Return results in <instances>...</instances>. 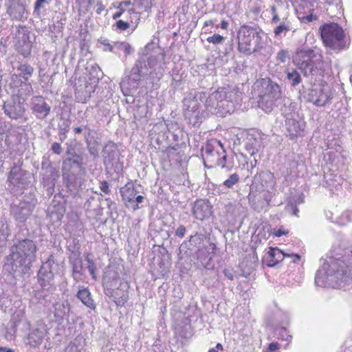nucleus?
Here are the masks:
<instances>
[{
    "instance_id": "obj_62",
    "label": "nucleus",
    "mask_w": 352,
    "mask_h": 352,
    "mask_svg": "<svg viewBox=\"0 0 352 352\" xmlns=\"http://www.w3.org/2000/svg\"><path fill=\"white\" fill-rule=\"evenodd\" d=\"M291 201H293L294 204H296L297 205V204L303 203L304 201H303V197L300 195V196L293 197L292 199L291 200Z\"/></svg>"
},
{
    "instance_id": "obj_48",
    "label": "nucleus",
    "mask_w": 352,
    "mask_h": 352,
    "mask_svg": "<svg viewBox=\"0 0 352 352\" xmlns=\"http://www.w3.org/2000/svg\"><path fill=\"white\" fill-rule=\"evenodd\" d=\"M85 261L88 263L87 269L89 270L90 274L91 275L92 278L95 279L96 278L95 271L96 270V265H95L94 261L89 258V255H87V256L85 257Z\"/></svg>"
},
{
    "instance_id": "obj_16",
    "label": "nucleus",
    "mask_w": 352,
    "mask_h": 352,
    "mask_svg": "<svg viewBox=\"0 0 352 352\" xmlns=\"http://www.w3.org/2000/svg\"><path fill=\"white\" fill-rule=\"evenodd\" d=\"M333 93L327 85H320L311 89L307 95V100L316 107H324L331 102Z\"/></svg>"
},
{
    "instance_id": "obj_22",
    "label": "nucleus",
    "mask_w": 352,
    "mask_h": 352,
    "mask_svg": "<svg viewBox=\"0 0 352 352\" xmlns=\"http://www.w3.org/2000/svg\"><path fill=\"white\" fill-rule=\"evenodd\" d=\"M276 182L274 175L270 171H263L254 176L252 184L256 185V188H261L264 190L273 192Z\"/></svg>"
},
{
    "instance_id": "obj_42",
    "label": "nucleus",
    "mask_w": 352,
    "mask_h": 352,
    "mask_svg": "<svg viewBox=\"0 0 352 352\" xmlns=\"http://www.w3.org/2000/svg\"><path fill=\"white\" fill-rule=\"evenodd\" d=\"M31 50L32 44L30 41H23V44L22 45L19 44L18 46L19 52L25 58L30 55Z\"/></svg>"
},
{
    "instance_id": "obj_10",
    "label": "nucleus",
    "mask_w": 352,
    "mask_h": 352,
    "mask_svg": "<svg viewBox=\"0 0 352 352\" xmlns=\"http://www.w3.org/2000/svg\"><path fill=\"white\" fill-rule=\"evenodd\" d=\"M31 174L21 165H14L8 175V190L14 195L21 192L31 183Z\"/></svg>"
},
{
    "instance_id": "obj_47",
    "label": "nucleus",
    "mask_w": 352,
    "mask_h": 352,
    "mask_svg": "<svg viewBox=\"0 0 352 352\" xmlns=\"http://www.w3.org/2000/svg\"><path fill=\"white\" fill-rule=\"evenodd\" d=\"M226 40V38L219 34H214L211 36H208L206 39L208 43H212L214 45L222 44Z\"/></svg>"
},
{
    "instance_id": "obj_46",
    "label": "nucleus",
    "mask_w": 352,
    "mask_h": 352,
    "mask_svg": "<svg viewBox=\"0 0 352 352\" xmlns=\"http://www.w3.org/2000/svg\"><path fill=\"white\" fill-rule=\"evenodd\" d=\"M289 58V52L287 50H281L276 54L277 64L285 63Z\"/></svg>"
},
{
    "instance_id": "obj_2",
    "label": "nucleus",
    "mask_w": 352,
    "mask_h": 352,
    "mask_svg": "<svg viewBox=\"0 0 352 352\" xmlns=\"http://www.w3.org/2000/svg\"><path fill=\"white\" fill-rule=\"evenodd\" d=\"M349 256L336 253L324 262L315 276L317 286L341 287L342 283L352 279V272L349 265Z\"/></svg>"
},
{
    "instance_id": "obj_33",
    "label": "nucleus",
    "mask_w": 352,
    "mask_h": 352,
    "mask_svg": "<svg viewBox=\"0 0 352 352\" xmlns=\"http://www.w3.org/2000/svg\"><path fill=\"white\" fill-rule=\"evenodd\" d=\"M91 130H89L88 133H85V140L87 144V148L90 155L96 158L98 157V146L99 142L94 138H91Z\"/></svg>"
},
{
    "instance_id": "obj_44",
    "label": "nucleus",
    "mask_w": 352,
    "mask_h": 352,
    "mask_svg": "<svg viewBox=\"0 0 352 352\" xmlns=\"http://www.w3.org/2000/svg\"><path fill=\"white\" fill-rule=\"evenodd\" d=\"M245 148L251 156L254 155L258 151L255 140L248 139L245 144Z\"/></svg>"
},
{
    "instance_id": "obj_3",
    "label": "nucleus",
    "mask_w": 352,
    "mask_h": 352,
    "mask_svg": "<svg viewBox=\"0 0 352 352\" xmlns=\"http://www.w3.org/2000/svg\"><path fill=\"white\" fill-rule=\"evenodd\" d=\"M241 92L235 88L220 87L206 96L205 107L212 114L224 116L234 111V104L241 100Z\"/></svg>"
},
{
    "instance_id": "obj_24",
    "label": "nucleus",
    "mask_w": 352,
    "mask_h": 352,
    "mask_svg": "<svg viewBox=\"0 0 352 352\" xmlns=\"http://www.w3.org/2000/svg\"><path fill=\"white\" fill-rule=\"evenodd\" d=\"M257 85L262 87L261 95L272 97V98H281L282 92L280 86L270 78H262L257 82Z\"/></svg>"
},
{
    "instance_id": "obj_59",
    "label": "nucleus",
    "mask_w": 352,
    "mask_h": 352,
    "mask_svg": "<svg viewBox=\"0 0 352 352\" xmlns=\"http://www.w3.org/2000/svg\"><path fill=\"white\" fill-rule=\"evenodd\" d=\"M288 231L283 228H279L274 232V235L278 237L286 235Z\"/></svg>"
},
{
    "instance_id": "obj_58",
    "label": "nucleus",
    "mask_w": 352,
    "mask_h": 352,
    "mask_svg": "<svg viewBox=\"0 0 352 352\" xmlns=\"http://www.w3.org/2000/svg\"><path fill=\"white\" fill-rule=\"evenodd\" d=\"M45 2H50L48 0H36L34 3V12L38 13L41 8Z\"/></svg>"
},
{
    "instance_id": "obj_51",
    "label": "nucleus",
    "mask_w": 352,
    "mask_h": 352,
    "mask_svg": "<svg viewBox=\"0 0 352 352\" xmlns=\"http://www.w3.org/2000/svg\"><path fill=\"white\" fill-rule=\"evenodd\" d=\"M100 43L104 46V51L113 52V50L116 48V43L112 45L107 39L101 41Z\"/></svg>"
},
{
    "instance_id": "obj_9",
    "label": "nucleus",
    "mask_w": 352,
    "mask_h": 352,
    "mask_svg": "<svg viewBox=\"0 0 352 352\" xmlns=\"http://www.w3.org/2000/svg\"><path fill=\"white\" fill-rule=\"evenodd\" d=\"M206 98L205 92H190L183 100L184 115L192 126L201 122V102Z\"/></svg>"
},
{
    "instance_id": "obj_7",
    "label": "nucleus",
    "mask_w": 352,
    "mask_h": 352,
    "mask_svg": "<svg viewBox=\"0 0 352 352\" xmlns=\"http://www.w3.org/2000/svg\"><path fill=\"white\" fill-rule=\"evenodd\" d=\"M83 170L80 160L67 157L63 162L62 175L65 184L69 191L74 195L81 188L84 179L80 173Z\"/></svg>"
},
{
    "instance_id": "obj_32",
    "label": "nucleus",
    "mask_w": 352,
    "mask_h": 352,
    "mask_svg": "<svg viewBox=\"0 0 352 352\" xmlns=\"http://www.w3.org/2000/svg\"><path fill=\"white\" fill-rule=\"evenodd\" d=\"M76 296L86 307L92 310L96 309V304L91 297V292L87 288L79 289Z\"/></svg>"
},
{
    "instance_id": "obj_64",
    "label": "nucleus",
    "mask_w": 352,
    "mask_h": 352,
    "mask_svg": "<svg viewBox=\"0 0 352 352\" xmlns=\"http://www.w3.org/2000/svg\"><path fill=\"white\" fill-rule=\"evenodd\" d=\"M104 10V6L102 5V3H97L96 13L98 14H100Z\"/></svg>"
},
{
    "instance_id": "obj_40",
    "label": "nucleus",
    "mask_w": 352,
    "mask_h": 352,
    "mask_svg": "<svg viewBox=\"0 0 352 352\" xmlns=\"http://www.w3.org/2000/svg\"><path fill=\"white\" fill-rule=\"evenodd\" d=\"M287 78L292 87H296L302 82L301 76L296 69L287 72Z\"/></svg>"
},
{
    "instance_id": "obj_41",
    "label": "nucleus",
    "mask_w": 352,
    "mask_h": 352,
    "mask_svg": "<svg viewBox=\"0 0 352 352\" xmlns=\"http://www.w3.org/2000/svg\"><path fill=\"white\" fill-rule=\"evenodd\" d=\"M58 136L61 142H63L67 138V133L69 130V122L64 120L62 123L58 124Z\"/></svg>"
},
{
    "instance_id": "obj_25",
    "label": "nucleus",
    "mask_w": 352,
    "mask_h": 352,
    "mask_svg": "<svg viewBox=\"0 0 352 352\" xmlns=\"http://www.w3.org/2000/svg\"><path fill=\"white\" fill-rule=\"evenodd\" d=\"M102 153L104 164L112 166L115 164L116 167L118 166L120 153L115 143L109 141L104 146Z\"/></svg>"
},
{
    "instance_id": "obj_28",
    "label": "nucleus",
    "mask_w": 352,
    "mask_h": 352,
    "mask_svg": "<svg viewBox=\"0 0 352 352\" xmlns=\"http://www.w3.org/2000/svg\"><path fill=\"white\" fill-rule=\"evenodd\" d=\"M32 93V84L28 81H21L17 87L13 89L12 96L24 102Z\"/></svg>"
},
{
    "instance_id": "obj_23",
    "label": "nucleus",
    "mask_w": 352,
    "mask_h": 352,
    "mask_svg": "<svg viewBox=\"0 0 352 352\" xmlns=\"http://www.w3.org/2000/svg\"><path fill=\"white\" fill-rule=\"evenodd\" d=\"M212 206L207 199L197 200L192 207V214L195 219L204 221L208 219L212 212Z\"/></svg>"
},
{
    "instance_id": "obj_30",
    "label": "nucleus",
    "mask_w": 352,
    "mask_h": 352,
    "mask_svg": "<svg viewBox=\"0 0 352 352\" xmlns=\"http://www.w3.org/2000/svg\"><path fill=\"white\" fill-rule=\"evenodd\" d=\"M280 98H275L259 94L258 106L265 113H270L277 106V102Z\"/></svg>"
},
{
    "instance_id": "obj_8",
    "label": "nucleus",
    "mask_w": 352,
    "mask_h": 352,
    "mask_svg": "<svg viewBox=\"0 0 352 352\" xmlns=\"http://www.w3.org/2000/svg\"><path fill=\"white\" fill-rule=\"evenodd\" d=\"M201 155L205 167L212 168L214 167H221L228 171L230 168L226 166L227 155L226 150L221 142L217 140H212L207 142L202 147Z\"/></svg>"
},
{
    "instance_id": "obj_43",
    "label": "nucleus",
    "mask_w": 352,
    "mask_h": 352,
    "mask_svg": "<svg viewBox=\"0 0 352 352\" xmlns=\"http://www.w3.org/2000/svg\"><path fill=\"white\" fill-rule=\"evenodd\" d=\"M239 175L237 173H233L223 182V186L228 188H232L235 184H236L239 182Z\"/></svg>"
},
{
    "instance_id": "obj_35",
    "label": "nucleus",
    "mask_w": 352,
    "mask_h": 352,
    "mask_svg": "<svg viewBox=\"0 0 352 352\" xmlns=\"http://www.w3.org/2000/svg\"><path fill=\"white\" fill-rule=\"evenodd\" d=\"M324 2L330 6L327 8L328 14L336 15L342 13L341 0H324Z\"/></svg>"
},
{
    "instance_id": "obj_13",
    "label": "nucleus",
    "mask_w": 352,
    "mask_h": 352,
    "mask_svg": "<svg viewBox=\"0 0 352 352\" xmlns=\"http://www.w3.org/2000/svg\"><path fill=\"white\" fill-rule=\"evenodd\" d=\"M255 184L250 186L248 201L250 206L256 212L266 211L272 198V193L264 190L262 187L256 188Z\"/></svg>"
},
{
    "instance_id": "obj_56",
    "label": "nucleus",
    "mask_w": 352,
    "mask_h": 352,
    "mask_svg": "<svg viewBox=\"0 0 352 352\" xmlns=\"http://www.w3.org/2000/svg\"><path fill=\"white\" fill-rule=\"evenodd\" d=\"M100 188L105 194L110 193L109 185L107 181L100 182Z\"/></svg>"
},
{
    "instance_id": "obj_26",
    "label": "nucleus",
    "mask_w": 352,
    "mask_h": 352,
    "mask_svg": "<svg viewBox=\"0 0 352 352\" xmlns=\"http://www.w3.org/2000/svg\"><path fill=\"white\" fill-rule=\"evenodd\" d=\"M313 10L314 5L307 1H301L296 6V11L298 19L304 22H311L314 19H316V16H314L312 14Z\"/></svg>"
},
{
    "instance_id": "obj_63",
    "label": "nucleus",
    "mask_w": 352,
    "mask_h": 352,
    "mask_svg": "<svg viewBox=\"0 0 352 352\" xmlns=\"http://www.w3.org/2000/svg\"><path fill=\"white\" fill-rule=\"evenodd\" d=\"M131 4V2L130 1H122L120 3V6H118V10H125L124 7L129 6Z\"/></svg>"
},
{
    "instance_id": "obj_34",
    "label": "nucleus",
    "mask_w": 352,
    "mask_h": 352,
    "mask_svg": "<svg viewBox=\"0 0 352 352\" xmlns=\"http://www.w3.org/2000/svg\"><path fill=\"white\" fill-rule=\"evenodd\" d=\"M54 315L56 318V322L58 323L63 322L65 316L69 312V308L68 303L65 302H56L54 304Z\"/></svg>"
},
{
    "instance_id": "obj_53",
    "label": "nucleus",
    "mask_w": 352,
    "mask_h": 352,
    "mask_svg": "<svg viewBox=\"0 0 352 352\" xmlns=\"http://www.w3.org/2000/svg\"><path fill=\"white\" fill-rule=\"evenodd\" d=\"M66 154L69 156L68 157H71L72 159H75L80 160L81 162V157L76 153L74 148H69L66 151Z\"/></svg>"
},
{
    "instance_id": "obj_37",
    "label": "nucleus",
    "mask_w": 352,
    "mask_h": 352,
    "mask_svg": "<svg viewBox=\"0 0 352 352\" xmlns=\"http://www.w3.org/2000/svg\"><path fill=\"white\" fill-rule=\"evenodd\" d=\"M292 29L291 24L288 21H283L274 30V34L276 38H280L282 34L285 36L287 32Z\"/></svg>"
},
{
    "instance_id": "obj_52",
    "label": "nucleus",
    "mask_w": 352,
    "mask_h": 352,
    "mask_svg": "<svg viewBox=\"0 0 352 352\" xmlns=\"http://www.w3.org/2000/svg\"><path fill=\"white\" fill-rule=\"evenodd\" d=\"M115 25H116V28L120 30H126V29H128L129 28L130 25L128 22H125L122 20H118L116 23Z\"/></svg>"
},
{
    "instance_id": "obj_31",
    "label": "nucleus",
    "mask_w": 352,
    "mask_h": 352,
    "mask_svg": "<svg viewBox=\"0 0 352 352\" xmlns=\"http://www.w3.org/2000/svg\"><path fill=\"white\" fill-rule=\"evenodd\" d=\"M7 12L10 17L15 20L21 21L26 18L25 16L26 12L25 7L20 2L14 3L10 5L7 9Z\"/></svg>"
},
{
    "instance_id": "obj_29",
    "label": "nucleus",
    "mask_w": 352,
    "mask_h": 352,
    "mask_svg": "<svg viewBox=\"0 0 352 352\" xmlns=\"http://www.w3.org/2000/svg\"><path fill=\"white\" fill-rule=\"evenodd\" d=\"M46 333L47 330L43 325L32 329V331L28 335V343L32 346L40 345L42 343Z\"/></svg>"
},
{
    "instance_id": "obj_17",
    "label": "nucleus",
    "mask_w": 352,
    "mask_h": 352,
    "mask_svg": "<svg viewBox=\"0 0 352 352\" xmlns=\"http://www.w3.org/2000/svg\"><path fill=\"white\" fill-rule=\"evenodd\" d=\"M30 108L38 119L44 120L51 111V107L42 96H33L30 102Z\"/></svg>"
},
{
    "instance_id": "obj_12",
    "label": "nucleus",
    "mask_w": 352,
    "mask_h": 352,
    "mask_svg": "<svg viewBox=\"0 0 352 352\" xmlns=\"http://www.w3.org/2000/svg\"><path fill=\"white\" fill-rule=\"evenodd\" d=\"M320 30L322 41L326 46L334 50L342 48L344 31L340 26L337 23H327Z\"/></svg>"
},
{
    "instance_id": "obj_5",
    "label": "nucleus",
    "mask_w": 352,
    "mask_h": 352,
    "mask_svg": "<svg viewBox=\"0 0 352 352\" xmlns=\"http://www.w3.org/2000/svg\"><path fill=\"white\" fill-rule=\"evenodd\" d=\"M164 59L162 54L151 56L147 63L144 57L138 59L129 74L125 75L122 79L120 86L122 94L126 96H131L139 87L141 81L148 74V66L150 68L155 67L157 58Z\"/></svg>"
},
{
    "instance_id": "obj_60",
    "label": "nucleus",
    "mask_w": 352,
    "mask_h": 352,
    "mask_svg": "<svg viewBox=\"0 0 352 352\" xmlns=\"http://www.w3.org/2000/svg\"><path fill=\"white\" fill-rule=\"evenodd\" d=\"M342 218L346 219L349 222L352 221V210H348L343 213Z\"/></svg>"
},
{
    "instance_id": "obj_1",
    "label": "nucleus",
    "mask_w": 352,
    "mask_h": 352,
    "mask_svg": "<svg viewBox=\"0 0 352 352\" xmlns=\"http://www.w3.org/2000/svg\"><path fill=\"white\" fill-rule=\"evenodd\" d=\"M36 251L34 241L15 238L9 254L4 258L3 270L13 276L25 274L36 259Z\"/></svg>"
},
{
    "instance_id": "obj_54",
    "label": "nucleus",
    "mask_w": 352,
    "mask_h": 352,
    "mask_svg": "<svg viewBox=\"0 0 352 352\" xmlns=\"http://www.w3.org/2000/svg\"><path fill=\"white\" fill-rule=\"evenodd\" d=\"M186 232V227L180 225L175 230V235L179 238H183Z\"/></svg>"
},
{
    "instance_id": "obj_20",
    "label": "nucleus",
    "mask_w": 352,
    "mask_h": 352,
    "mask_svg": "<svg viewBox=\"0 0 352 352\" xmlns=\"http://www.w3.org/2000/svg\"><path fill=\"white\" fill-rule=\"evenodd\" d=\"M287 256L293 257V262L294 263L300 258L298 254H287L277 248L271 247L264 257L263 262L269 267H274Z\"/></svg>"
},
{
    "instance_id": "obj_19",
    "label": "nucleus",
    "mask_w": 352,
    "mask_h": 352,
    "mask_svg": "<svg viewBox=\"0 0 352 352\" xmlns=\"http://www.w3.org/2000/svg\"><path fill=\"white\" fill-rule=\"evenodd\" d=\"M23 104V102L12 96L10 100L4 103L3 107L4 113L12 120L22 118L25 111Z\"/></svg>"
},
{
    "instance_id": "obj_39",
    "label": "nucleus",
    "mask_w": 352,
    "mask_h": 352,
    "mask_svg": "<svg viewBox=\"0 0 352 352\" xmlns=\"http://www.w3.org/2000/svg\"><path fill=\"white\" fill-rule=\"evenodd\" d=\"M10 235V230L6 223L0 225V253L3 252L6 245L8 236Z\"/></svg>"
},
{
    "instance_id": "obj_27",
    "label": "nucleus",
    "mask_w": 352,
    "mask_h": 352,
    "mask_svg": "<svg viewBox=\"0 0 352 352\" xmlns=\"http://www.w3.org/2000/svg\"><path fill=\"white\" fill-rule=\"evenodd\" d=\"M42 171L43 180L45 186L49 188L53 187L55 184V181L58 177V171L51 164H42Z\"/></svg>"
},
{
    "instance_id": "obj_38",
    "label": "nucleus",
    "mask_w": 352,
    "mask_h": 352,
    "mask_svg": "<svg viewBox=\"0 0 352 352\" xmlns=\"http://www.w3.org/2000/svg\"><path fill=\"white\" fill-rule=\"evenodd\" d=\"M159 59L160 60H162L160 58H157V61L155 63L156 66L155 67H153L155 69V70H156V67L157 66V63H158ZM162 74H163V71H162V69L160 68V67L158 68L157 72L152 71L149 73L148 79L150 80V82L153 85L152 88H153V89L156 88V87H155V85H157L158 82L160 81V80L161 79V78L162 76Z\"/></svg>"
},
{
    "instance_id": "obj_15",
    "label": "nucleus",
    "mask_w": 352,
    "mask_h": 352,
    "mask_svg": "<svg viewBox=\"0 0 352 352\" xmlns=\"http://www.w3.org/2000/svg\"><path fill=\"white\" fill-rule=\"evenodd\" d=\"M57 268L58 264L55 262L54 256L50 255L38 272V281L43 289L47 290L53 285L54 273Z\"/></svg>"
},
{
    "instance_id": "obj_4",
    "label": "nucleus",
    "mask_w": 352,
    "mask_h": 352,
    "mask_svg": "<svg viewBox=\"0 0 352 352\" xmlns=\"http://www.w3.org/2000/svg\"><path fill=\"white\" fill-rule=\"evenodd\" d=\"M293 63L306 77L323 76L330 67L321 52L314 49L298 50L294 56Z\"/></svg>"
},
{
    "instance_id": "obj_18",
    "label": "nucleus",
    "mask_w": 352,
    "mask_h": 352,
    "mask_svg": "<svg viewBox=\"0 0 352 352\" xmlns=\"http://www.w3.org/2000/svg\"><path fill=\"white\" fill-rule=\"evenodd\" d=\"M285 127L291 138L300 135L304 130L305 122L300 119L298 114L296 112H292L285 114Z\"/></svg>"
},
{
    "instance_id": "obj_61",
    "label": "nucleus",
    "mask_w": 352,
    "mask_h": 352,
    "mask_svg": "<svg viewBox=\"0 0 352 352\" xmlns=\"http://www.w3.org/2000/svg\"><path fill=\"white\" fill-rule=\"evenodd\" d=\"M223 350V346L221 344H217L215 347L211 348L209 349L208 352H219Z\"/></svg>"
},
{
    "instance_id": "obj_45",
    "label": "nucleus",
    "mask_w": 352,
    "mask_h": 352,
    "mask_svg": "<svg viewBox=\"0 0 352 352\" xmlns=\"http://www.w3.org/2000/svg\"><path fill=\"white\" fill-rule=\"evenodd\" d=\"M276 334L278 339L285 340L288 342L292 340V336H290L287 330L285 327L278 328L276 330Z\"/></svg>"
},
{
    "instance_id": "obj_36",
    "label": "nucleus",
    "mask_w": 352,
    "mask_h": 352,
    "mask_svg": "<svg viewBox=\"0 0 352 352\" xmlns=\"http://www.w3.org/2000/svg\"><path fill=\"white\" fill-rule=\"evenodd\" d=\"M34 69L30 65L21 64L18 67L19 76L24 80L28 81L34 73Z\"/></svg>"
},
{
    "instance_id": "obj_14",
    "label": "nucleus",
    "mask_w": 352,
    "mask_h": 352,
    "mask_svg": "<svg viewBox=\"0 0 352 352\" xmlns=\"http://www.w3.org/2000/svg\"><path fill=\"white\" fill-rule=\"evenodd\" d=\"M139 188H141L140 184L130 181L120 189L124 205L134 211L140 208L139 204H141L144 199L142 195H139Z\"/></svg>"
},
{
    "instance_id": "obj_6",
    "label": "nucleus",
    "mask_w": 352,
    "mask_h": 352,
    "mask_svg": "<svg viewBox=\"0 0 352 352\" xmlns=\"http://www.w3.org/2000/svg\"><path fill=\"white\" fill-rule=\"evenodd\" d=\"M265 33L258 26L241 25L237 31L238 50L245 55H251L264 47Z\"/></svg>"
},
{
    "instance_id": "obj_50",
    "label": "nucleus",
    "mask_w": 352,
    "mask_h": 352,
    "mask_svg": "<svg viewBox=\"0 0 352 352\" xmlns=\"http://www.w3.org/2000/svg\"><path fill=\"white\" fill-rule=\"evenodd\" d=\"M285 210L287 212H289L294 216H298V213L299 212V210L297 208V205L291 201L287 205Z\"/></svg>"
},
{
    "instance_id": "obj_55",
    "label": "nucleus",
    "mask_w": 352,
    "mask_h": 352,
    "mask_svg": "<svg viewBox=\"0 0 352 352\" xmlns=\"http://www.w3.org/2000/svg\"><path fill=\"white\" fill-rule=\"evenodd\" d=\"M51 150L53 151L54 153L57 155H60L62 153L61 146L58 142H54L52 144Z\"/></svg>"
},
{
    "instance_id": "obj_49",
    "label": "nucleus",
    "mask_w": 352,
    "mask_h": 352,
    "mask_svg": "<svg viewBox=\"0 0 352 352\" xmlns=\"http://www.w3.org/2000/svg\"><path fill=\"white\" fill-rule=\"evenodd\" d=\"M116 47L118 50L124 52L126 55L131 53V45L127 43H116Z\"/></svg>"
},
{
    "instance_id": "obj_57",
    "label": "nucleus",
    "mask_w": 352,
    "mask_h": 352,
    "mask_svg": "<svg viewBox=\"0 0 352 352\" xmlns=\"http://www.w3.org/2000/svg\"><path fill=\"white\" fill-rule=\"evenodd\" d=\"M101 73V69L97 65L92 66V72H90V74L96 78H97V80L100 78V74Z\"/></svg>"
},
{
    "instance_id": "obj_21",
    "label": "nucleus",
    "mask_w": 352,
    "mask_h": 352,
    "mask_svg": "<svg viewBox=\"0 0 352 352\" xmlns=\"http://www.w3.org/2000/svg\"><path fill=\"white\" fill-rule=\"evenodd\" d=\"M74 247L70 249V245L68 246L69 250L72 252L73 255L69 257V263L72 267V276L76 281L81 280L84 268L82 266V261L80 258V252L78 251V248L76 247V240H73Z\"/></svg>"
},
{
    "instance_id": "obj_11",
    "label": "nucleus",
    "mask_w": 352,
    "mask_h": 352,
    "mask_svg": "<svg viewBox=\"0 0 352 352\" xmlns=\"http://www.w3.org/2000/svg\"><path fill=\"white\" fill-rule=\"evenodd\" d=\"M36 204L32 195H25L21 200L14 201L10 206V215L19 223H24L30 217Z\"/></svg>"
}]
</instances>
